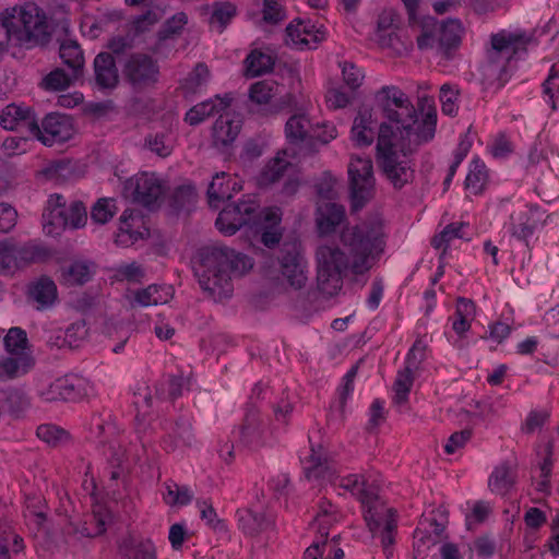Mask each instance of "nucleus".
Masks as SVG:
<instances>
[{
	"label": "nucleus",
	"instance_id": "5701e85b",
	"mask_svg": "<svg viewBox=\"0 0 559 559\" xmlns=\"http://www.w3.org/2000/svg\"><path fill=\"white\" fill-rule=\"evenodd\" d=\"M241 441L252 448H259L264 443V424L259 411L248 408L240 428Z\"/></svg>",
	"mask_w": 559,
	"mask_h": 559
},
{
	"label": "nucleus",
	"instance_id": "e2e57ef3",
	"mask_svg": "<svg viewBox=\"0 0 559 559\" xmlns=\"http://www.w3.org/2000/svg\"><path fill=\"white\" fill-rule=\"evenodd\" d=\"M104 455L110 467L124 466L126 451L117 440H110Z\"/></svg>",
	"mask_w": 559,
	"mask_h": 559
},
{
	"label": "nucleus",
	"instance_id": "680f3d73",
	"mask_svg": "<svg viewBox=\"0 0 559 559\" xmlns=\"http://www.w3.org/2000/svg\"><path fill=\"white\" fill-rule=\"evenodd\" d=\"M29 138L33 136L28 135L27 133L22 135L8 136L2 143V148L10 156L25 153Z\"/></svg>",
	"mask_w": 559,
	"mask_h": 559
},
{
	"label": "nucleus",
	"instance_id": "f704fd0d",
	"mask_svg": "<svg viewBox=\"0 0 559 559\" xmlns=\"http://www.w3.org/2000/svg\"><path fill=\"white\" fill-rule=\"evenodd\" d=\"M413 370L414 369L405 366L403 370L397 372L393 383V402L397 405H403L408 401V394L414 383Z\"/></svg>",
	"mask_w": 559,
	"mask_h": 559
},
{
	"label": "nucleus",
	"instance_id": "dca6fc26",
	"mask_svg": "<svg viewBox=\"0 0 559 559\" xmlns=\"http://www.w3.org/2000/svg\"><path fill=\"white\" fill-rule=\"evenodd\" d=\"M345 219V207L341 204L324 201L319 203L316 211V224L320 236L333 234Z\"/></svg>",
	"mask_w": 559,
	"mask_h": 559
},
{
	"label": "nucleus",
	"instance_id": "39448f33",
	"mask_svg": "<svg viewBox=\"0 0 559 559\" xmlns=\"http://www.w3.org/2000/svg\"><path fill=\"white\" fill-rule=\"evenodd\" d=\"M374 109L383 119L380 124L393 127L394 136L399 133L404 139L415 138L417 111L409 97L395 85L382 86L374 93Z\"/></svg>",
	"mask_w": 559,
	"mask_h": 559
},
{
	"label": "nucleus",
	"instance_id": "473e14b6",
	"mask_svg": "<svg viewBox=\"0 0 559 559\" xmlns=\"http://www.w3.org/2000/svg\"><path fill=\"white\" fill-rule=\"evenodd\" d=\"M310 121L302 115H293L285 124V134L289 143L299 144L304 142L309 132Z\"/></svg>",
	"mask_w": 559,
	"mask_h": 559
},
{
	"label": "nucleus",
	"instance_id": "774afa93",
	"mask_svg": "<svg viewBox=\"0 0 559 559\" xmlns=\"http://www.w3.org/2000/svg\"><path fill=\"white\" fill-rule=\"evenodd\" d=\"M126 559H157L156 547L150 539L139 542Z\"/></svg>",
	"mask_w": 559,
	"mask_h": 559
},
{
	"label": "nucleus",
	"instance_id": "ddd939ff",
	"mask_svg": "<svg viewBox=\"0 0 559 559\" xmlns=\"http://www.w3.org/2000/svg\"><path fill=\"white\" fill-rule=\"evenodd\" d=\"M39 132H32V136L40 141L46 146L62 144L70 140L73 134V128L69 117L59 114H49L38 124Z\"/></svg>",
	"mask_w": 559,
	"mask_h": 559
},
{
	"label": "nucleus",
	"instance_id": "7ed1b4c3",
	"mask_svg": "<svg viewBox=\"0 0 559 559\" xmlns=\"http://www.w3.org/2000/svg\"><path fill=\"white\" fill-rule=\"evenodd\" d=\"M253 266L252 260L226 246H204L197 252L194 274L207 298L224 301L231 297L233 276H241Z\"/></svg>",
	"mask_w": 559,
	"mask_h": 559
},
{
	"label": "nucleus",
	"instance_id": "a19ab883",
	"mask_svg": "<svg viewBox=\"0 0 559 559\" xmlns=\"http://www.w3.org/2000/svg\"><path fill=\"white\" fill-rule=\"evenodd\" d=\"M290 166V163L283 158L276 157L272 159L262 170L259 177V183L269 186L280 181Z\"/></svg>",
	"mask_w": 559,
	"mask_h": 559
},
{
	"label": "nucleus",
	"instance_id": "4c0bfd02",
	"mask_svg": "<svg viewBox=\"0 0 559 559\" xmlns=\"http://www.w3.org/2000/svg\"><path fill=\"white\" fill-rule=\"evenodd\" d=\"M340 486L355 495L362 504L376 500V495L366 489V481L361 476L349 475L341 480Z\"/></svg>",
	"mask_w": 559,
	"mask_h": 559
},
{
	"label": "nucleus",
	"instance_id": "cd10ccee",
	"mask_svg": "<svg viewBox=\"0 0 559 559\" xmlns=\"http://www.w3.org/2000/svg\"><path fill=\"white\" fill-rule=\"evenodd\" d=\"M198 194L195 188L191 185L177 187L168 197V206L179 215L190 213L195 206Z\"/></svg>",
	"mask_w": 559,
	"mask_h": 559
},
{
	"label": "nucleus",
	"instance_id": "4468645a",
	"mask_svg": "<svg viewBox=\"0 0 559 559\" xmlns=\"http://www.w3.org/2000/svg\"><path fill=\"white\" fill-rule=\"evenodd\" d=\"M242 121L238 116L225 111L218 116L212 128V143L215 148L228 153L238 138Z\"/></svg>",
	"mask_w": 559,
	"mask_h": 559
},
{
	"label": "nucleus",
	"instance_id": "3c124183",
	"mask_svg": "<svg viewBox=\"0 0 559 559\" xmlns=\"http://www.w3.org/2000/svg\"><path fill=\"white\" fill-rule=\"evenodd\" d=\"M210 71L205 63H198L192 72L185 79L182 87L188 93H195L209 79Z\"/></svg>",
	"mask_w": 559,
	"mask_h": 559
},
{
	"label": "nucleus",
	"instance_id": "052dcab7",
	"mask_svg": "<svg viewBox=\"0 0 559 559\" xmlns=\"http://www.w3.org/2000/svg\"><path fill=\"white\" fill-rule=\"evenodd\" d=\"M389 516L385 519V524L381 533V544L384 548V552L389 558L392 555V550L389 547L394 543V531L396 530L395 511L390 509L388 511Z\"/></svg>",
	"mask_w": 559,
	"mask_h": 559
},
{
	"label": "nucleus",
	"instance_id": "c9c22d12",
	"mask_svg": "<svg viewBox=\"0 0 559 559\" xmlns=\"http://www.w3.org/2000/svg\"><path fill=\"white\" fill-rule=\"evenodd\" d=\"M247 72L250 76H260L273 70L274 60L270 55L252 50L246 58Z\"/></svg>",
	"mask_w": 559,
	"mask_h": 559
},
{
	"label": "nucleus",
	"instance_id": "13d9d810",
	"mask_svg": "<svg viewBox=\"0 0 559 559\" xmlns=\"http://www.w3.org/2000/svg\"><path fill=\"white\" fill-rule=\"evenodd\" d=\"M273 84L266 81H260L251 85L249 97L259 105L269 104L273 97Z\"/></svg>",
	"mask_w": 559,
	"mask_h": 559
},
{
	"label": "nucleus",
	"instance_id": "20e7f679",
	"mask_svg": "<svg viewBox=\"0 0 559 559\" xmlns=\"http://www.w3.org/2000/svg\"><path fill=\"white\" fill-rule=\"evenodd\" d=\"M50 36L47 16L35 3L7 9L0 15V58L10 41L29 49L46 45Z\"/></svg>",
	"mask_w": 559,
	"mask_h": 559
},
{
	"label": "nucleus",
	"instance_id": "6ab92c4d",
	"mask_svg": "<svg viewBox=\"0 0 559 559\" xmlns=\"http://www.w3.org/2000/svg\"><path fill=\"white\" fill-rule=\"evenodd\" d=\"M439 37L437 50L447 59H451L453 51L461 45L463 26L457 19H448L439 27Z\"/></svg>",
	"mask_w": 559,
	"mask_h": 559
},
{
	"label": "nucleus",
	"instance_id": "864d4df0",
	"mask_svg": "<svg viewBox=\"0 0 559 559\" xmlns=\"http://www.w3.org/2000/svg\"><path fill=\"white\" fill-rule=\"evenodd\" d=\"M37 437L51 445H57L68 440L69 435L62 428L55 425H40L36 430Z\"/></svg>",
	"mask_w": 559,
	"mask_h": 559
},
{
	"label": "nucleus",
	"instance_id": "6e6d98bb",
	"mask_svg": "<svg viewBox=\"0 0 559 559\" xmlns=\"http://www.w3.org/2000/svg\"><path fill=\"white\" fill-rule=\"evenodd\" d=\"M537 214L536 211L530 210L528 213H523L519 218V224L513 225L512 235L519 239H526L531 236L536 228V219L534 216Z\"/></svg>",
	"mask_w": 559,
	"mask_h": 559
},
{
	"label": "nucleus",
	"instance_id": "2eb2a0df",
	"mask_svg": "<svg viewBox=\"0 0 559 559\" xmlns=\"http://www.w3.org/2000/svg\"><path fill=\"white\" fill-rule=\"evenodd\" d=\"M0 126L5 130L22 131L32 135L38 131V121L31 107L10 104L0 114Z\"/></svg>",
	"mask_w": 559,
	"mask_h": 559
},
{
	"label": "nucleus",
	"instance_id": "338daca9",
	"mask_svg": "<svg viewBox=\"0 0 559 559\" xmlns=\"http://www.w3.org/2000/svg\"><path fill=\"white\" fill-rule=\"evenodd\" d=\"M319 533L321 540L314 542L306 549L305 559H319L323 556L325 548L328 547V527L323 524H320Z\"/></svg>",
	"mask_w": 559,
	"mask_h": 559
},
{
	"label": "nucleus",
	"instance_id": "5fc2aeb1",
	"mask_svg": "<svg viewBox=\"0 0 559 559\" xmlns=\"http://www.w3.org/2000/svg\"><path fill=\"white\" fill-rule=\"evenodd\" d=\"M308 35H311V31L308 29L307 25L299 21L294 24L290 23L286 27V43L292 44L294 46L302 47L309 44L307 38Z\"/></svg>",
	"mask_w": 559,
	"mask_h": 559
},
{
	"label": "nucleus",
	"instance_id": "f03ea898",
	"mask_svg": "<svg viewBox=\"0 0 559 559\" xmlns=\"http://www.w3.org/2000/svg\"><path fill=\"white\" fill-rule=\"evenodd\" d=\"M437 112L429 110L417 126L415 138L404 139L394 145V130L388 123L379 124L377 162L385 178L397 190L414 179L411 156L423 144L431 141L436 133Z\"/></svg>",
	"mask_w": 559,
	"mask_h": 559
},
{
	"label": "nucleus",
	"instance_id": "412c9836",
	"mask_svg": "<svg viewBox=\"0 0 559 559\" xmlns=\"http://www.w3.org/2000/svg\"><path fill=\"white\" fill-rule=\"evenodd\" d=\"M95 81L98 87L112 90L119 82L115 58L109 52H100L94 59Z\"/></svg>",
	"mask_w": 559,
	"mask_h": 559
},
{
	"label": "nucleus",
	"instance_id": "f257e3e1",
	"mask_svg": "<svg viewBox=\"0 0 559 559\" xmlns=\"http://www.w3.org/2000/svg\"><path fill=\"white\" fill-rule=\"evenodd\" d=\"M341 240L352 259L335 245L319 246L317 259V287L330 298L340 293L343 277L350 269L354 274H364L371 269L370 260L379 258L385 247L383 225L374 217L354 227L343 229Z\"/></svg>",
	"mask_w": 559,
	"mask_h": 559
},
{
	"label": "nucleus",
	"instance_id": "2f4dec72",
	"mask_svg": "<svg viewBox=\"0 0 559 559\" xmlns=\"http://www.w3.org/2000/svg\"><path fill=\"white\" fill-rule=\"evenodd\" d=\"M238 527L248 535H255L269 525L264 514L253 512L250 509H241L236 513Z\"/></svg>",
	"mask_w": 559,
	"mask_h": 559
},
{
	"label": "nucleus",
	"instance_id": "c756f323",
	"mask_svg": "<svg viewBox=\"0 0 559 559\" xmlns=\"http://www.w3.org/2000/svg\"><path fill=\"white\" fill-rule=\"evenodd\" d=\"M34 360L29 356L0 358V381L13 380L28 372Z\"/></svg>",
	"mask_w": 559,
	"mask_h": 559
},
{
	"label": "nucleus",
	"instance_id": "c85d7f7f",
	"mask_svg": "<svg viewBox=\"0 0 559 559\" xmlns=\"http://www.w3.org/2000/svg\"><path fill=\"white\" fill-rule=\"evenodd\" d=\"M59 56L74 78H81L84 69V56L81 46L72 39L63 40L59 47Z\"/></svg>",
	"mask_w": 559,
	"mask_h": 559
},
{
	"label": "nucleus",
	"instance_id": "49530a36",
	"mask_svg": "<svg viewBox=\"0 0 559 559\" xmlns=\"http://www.w3.org/2000/svg\"><path fill=\"white\" fill-rule=\"evenodd\" d=\"M5 350L11 355H19L27 345L26 332L21 328H11L3 338Z\"/></svg>",
	"mask_w": 559,
	"mask_h": 559
},
{
	"label": "nucleus",
	"instance_id": "423d86ee",
	"mask_svg": "<svg viewBox=\"0 0 559 559\" xmlns=\"http://www.w3.org/2000/svg\"><path fill=\"white\" fill-rule=\"evenodd\" d=\"M276 221V211L260 209L259 203L251 197L238 202L227 203L219 212L215 225L225 235H234L242 227H257L262 221Z\"/></svg>",
	"mask_w": 559,
	"mask_h": 559
},
{
	"label": "nucleus",
	"instance_id": "8fccbe9b",
	"mask_svg": "<svg viewBox=\"0 0 559 559\" xmlns=\"http://www.w3.org/2000/svg\"><path fill=\"white\" fill-rule=\"evenodd\" d=\"M116 213L114 199H99L91 211V218L97 224H106Z\"/></svg>",
	"mask_w": 559,
	"mask_h": 559
},
{
	"label": "nucleus",
	"instance_id": "ea45409f",
	"mask_svg": "<svg viewBox=\"0 0 559 559\" xmlns=\"http://www.w3.org/2000/svg\"><path fill=\"white\" fill-rule=\"evenodd\" d=\"M0 405L11 414L19 415L28 406V401L23 392L9 389L0 391Z\"/></svg>",
	"mask_w": 559,
	"mask_h": 559
},
{
	"label": "nucleus",
	"instance_id": "58836bf2",
	"mask_svg": "<svg viewBox=\"0 0 559 559\" xmlns=\"http://www.w3.org/2000/svg\"><path fill=\"white\" fill-rule=\"evenodd\" d=\"M41 173L48 179L66 181L74 176L75 167L71 159L61 158L51 162Z\"/></svg>",
	"mask_w": 559,
	"mask_h": 559
},
{
	"label": "nucleus",
	"instance_id": "6e6552de",
	"mask_svg": "<svg viewBox=\"0 0 559 559\" xmlns=\"http://www.w3.org/2000/svg\"><path fill=\"white\" fill-rule=\"evenodd\" d=\"M277 260L286 284L296 290L304 288L308 281L307 260L300 240L295 237L286 238L281 246Z\"/></svg>",
	"mask_w": 559,
	"mask_h": 559
},
{
	"label": "nucleus",
	"instance_id": "a211bd4d",
	"mask_svg": "<svg viewBox=\"0 0 559 559\" xmlns=\"http://www.w3.org/2000/svg\"><path fill=\"white\" fill-rule=\"evenodd\" d=\"M27 297L36 304L37 310H46L52 307L58 298L57 285L51 277L41 275L28 285Z\"/></svg>",
	"mask_w": 559,
	"mask_h": 559
},
{
	"label": "nucleus",
	"instance_id": "f8f14e48",
	"mask_svg": "<svg viewBox=\"0 0 559 559\" xmlns=\"http://www.w3.org/2000/svg\"><path fill=\"white\" fill-rule=\"evenodd\" d=\"M91 390L86 379L71 374L56 379L38 394L46 402H76L87 396Z\"/></svg>",
	"mask_w": 559,
	"mask_h": 559
},
{
	"label": "nucleus",
	"instance_id": "4d7b16f0",
	"mask_svg": "<svg viewBox=\"0 0 559 559\" xmlns=\"http://www.w3.org/2000/svg\"><path fill=\"white\" fill-rule=\"evenodd\" d=\"M459 96V90H454L450 84H443L440 88L441 109L444 115L455 116L457 107L455 105Z\"/></svg>",
	"mask_w": 559,
	"mask_h": 559
},
{
	"label": "nucleus",
	"instance_id": "b1692460",
	"mask_svg": "<svg viewBox=\"0 0 559 559\" xmlns=\"http://www.w3.org/2000/svg\"><path fill=\"white\" fill-rule=\"evenodd\" d=\"M377 121L370 109H360L352 127V139L358 146H369L374 140Z\"/></svg>",
	"mask_w": 559,
	"mask_h": 559
},
{
	"label": "nucleus",
	"instance_id": "0eeeda50",
	"mask_svg": "<svg viewBox=\"0 0 559 559\" xmlns=\"http://www.w3.org/2000/svg\"><path fill=\"white\" fill-rule=\"evenodd\" d=\"M352 212L361 210L373 197L372 160L368 156H353L348 164Z\"/></svg>",
	"mask_w": 559,
	"mask_h": 559
},
{
	"label": "nucleus",
	"instance_id": "e433bc0d",
	"mask_svg": "<svg viewBox=\"0 0 559 559\" xmlns=\"http://www.w3.org/2000/svg\"><path fill=\"white\" fill-rule=\"evenodd\" d=\"M276 211L277 219L272 221H262L255 228L260 231V240L267 248H274L277 246L282 239V231L278 227L281 223V215L278 213V209H273Z\"/></svg>",
	"mask_w": 559,
	"mask_h": 559
},
{
	"label": "nucleus",
	"instance_id": "37998d69",
	"mask_svg": "<svg viewBox=\"0 0 559 559\" xmlns=\"http://www.w3.org/2000/svg\"><path fill=\"white\" fill-rule=\"evenodd\" d=\"M487 170L486 166L478 158L473 159L471 164L469 173L465 179V187L473 191V193L477 194L481 192L486 181H487Z\"/></svg>",
	"mask_w": 559,
	"mask_h": 559
},
{
	"label": "nucleus",
	"instance_id": "aec40b11",
	"mask_svg": "<svg viewBox=\"0 0 559 559\" xmlns=\"http://www.w3.org/2000/svg\"><path fill=\"white\" fill-rule=\"evenodd\" d=\"M401 17L394 9H383L377 20V41L382 48H395L399 37L396 31Z\"/></svg>",
	"mask_w": 559,
	"mask_h": 559
},
{
	"label": "nucleus",
	"instance_id": "a878e982",
	"mask_svg": "<svg viewBox=\"0 0 559 559\" xmlns=\"http://www.w3.org/2000/svg\"><path fill=\"white\" fill-rule=\"evenodd\" d=\"M516 480L515 469L510 463L503 462L498 465L488 479L489 489L498 495H507Z\"/></svg>",
	"mask_w": 559,
	"mask_h": 559
},
{
	"label": "nucleus",
	"instance_id": "603ef678",
	"mask_svg": "<svg viewBox=\"0 0 559 559\" xmlns=\"http://www.w3.org/2000/svg\"><path fill=\"white\" fill-rule=\"evenodd\" d=\"M144 147L163 158L169 156L173 152V146L167 142L165 133L146 135L144 140Z\"/></svg>",
	"mask_w": 559,
	"mask_h": 559
},
{
	"label": "nucleus",
	"instance_id": "bf43d9fd",
	"mask_svg": "<svg viewBox=\"0 0 559 559\" xmlns=\"http://www.w3.org/2000/svg\"><path fill=\"white\" fill-rule=\"evenodd\" d=\"M13 269H21L15 259L14 245L0 242V272L10 273Z\"/></svg>",
	"mask_w": 559,
	"mask_h": 559
},
{
	"label": "nucleus",
	"instance_id": "0e129e2a",
	"mask_svg": "<svg viewBox=\"0 0 559 559\" xmlns=\"http://www.w3.org/2000/svg\"><path fill=\"white\" fill-rule=\"evenodd\" d=\"M16 222V210L9 203H0V231L4 234L11 231L15 227Z\"/></svg>",
	"mask_w": 559,
	"mask_h": 559
},
{
	"label": "nucleus",
	"instance_id": "9b49d317",
	"mask_svg": "<svg viewBox=\"0 0 559 559\" xmlns=\"http://www.w3.org/2000/svg\"><path fill=\"white\" fill-rule=\"evenodd\" d=\"M124 190L134 203L148 210L157 209L165 193L163 181L155 174L148 173H141L128 179Z\"/></svg>",
	"mask_w": 559,
	"mask_h": 559
},
{
	"label": "nucleus",
	"instance_id": "72a5a7b5",
	"mask_svg": "<svg viewBox=\"0 0 559 559\" xmlns=\"http://www.w3.org/2000/svg\"><path fill=\"white\" fill-rule=\"evenodd\" d=\"M78 79L74 78V73H67L63 69L56 68L43 78L39 85L49 92H60L67 90Z\"/></svg>",
	"mask_w": 559,
	"mask_h": 559
},
{
	"label": "nucleus",
	"instance_id": "69168bd1",
	"mask_svg": "<svg viewBox=\"0 0 559 559\" xmlns=\"http://www.w3.org/2000/svg\"><path fill=\"white\" fill-rule=\"evenodd\" d=\"M91 432L97 439H99V443L105 447L109 443L110 440H116V427L110 423H104L100 420H96L94 425L91 427Z\"/></svg>",
	"mask_w": 559,
	"mask_h": 559
},
{
	"label": "nucleus",
	"instance_id": "de8ad7c7",
	"mask_svg": "<svg viewBox=\"0 0 559 559\" xmlns=\"http://www.w3.org/2000/svg\"><path fill=\"white\" fill-rule=\"evenodd\" d=\"M44 227L48 234L58 229H64L69 226L67 209H53L44 211L43 213Z\"/></svg>",
	"mask_w": 559,
	"mask_h": 559
},
{
	"label": "nucleus",
	"instance_id": "393cba45",
	"mask_svg": "<svg viewBox=\"0 0 559 559\" xmlns=\"http://www.w3.org/2000/svg\"><path fill=\"white\" fill-rule=\"evenodd\" d=\"M306 464L304 472L308 480H331L335 475L328 459L313 447H311V454L307 457Z\"/></svg>",
	"mask_w": 559,
	"mask_h": 559
},
{
	"label": "nucleus",
	"instance_id": "7c9ffc66",
	"mask_svg": "<svg viewBox=\"0 0 559 559\" xmlns=\"http://www.w3.org/2000/svg\"><path fill=\"white\" fill-rule=\"evenodd\" d=\"M230 175L226 173L216 174L207 188L209 204L217 209L221 202L230 201Z\"/></svg>",
	"mask_w": 559,
	"mask_h": 559
},
{
	"label": "nucleus",
	"instance_id": "79ce46f5",
	"mask_svg": "<svg viewBox=\"0 0 559 559\" xmlns=\"http://www.w3.org/2000/svg\"><path fill=\"white\" fill-rule=\"evenodd\" d=\"M465 225V223H451L447 225L442 231L433 236V238L431 239V246L435 249H440L441 247H443L440 260H442L443 257L445 255L447 248L452 239L463 238V234L461 231Z\"/></svg>",
	"mask_w": 559,
	"mask_h": 559
},
{
	"label": "nucleus",
	"instance_id": "09e8293b",
	"mask_svg": "<svg viewBox=\"0 0 559 559\" xmlns=\"http://www.w3.org/2000/svg\"><path fill=\"white\" fill-rule=\"evenodd\" d=\"M373 502L374 500H372L369 504H366L367 509L364 512V519L371 532H374L381 526H384L385 519L389 516L388 511L391 509L377 506Z\"/></svg>",
	"mask_w": 559,
	"mask_h": 559
},
{
	"label": "nucleus",
	"instance_id": "bb28decb",
	"mask_svg": "<svg viewBox=\"0 0 559 559\" xmlns=\"http://www.w3.org/2000/svg\"><path fill=\"white\" fill-rule=\"evenodd\" d=\"M14 252L21 269L34 263H43L51 257L48 248L33 241L14 245Z\"/></svg>",
	"mask_w": 559,
	"mask_h": 559
},
{
	"label": "nucleus",
	"instance_id": "c03bdc74",
	"mask_svg": "<svg viewBox=\"0 0 559 559\" xmlns=\"http://www.w3.org/2000/svg\"><path fill=\"white\" fill-rule=\"evenodd\" d=\"M167 495L165 501L169 506H186L192 500V492L187 486H180L173 480L165 483Z\"/></svg>",
	"mask_w": 559,
	"mask_h": 559
},
{
	"label": "nucleus",
	"instance_id": "a18cd8bd",
	"mask_svg": "<svg viewBox=\"0 0 559 559\" xmlns=\"http://www.w3.org/2000/svg\"><path fill=\"white\" fill-rule=\"evenodd\" d=\"M188 22V16L183 12L176 13L168 19L157 33L158 44L181 33Z\"/></svg>",
	"mask_w": 559,
	"mask_h": 559
},
{
	"label": "nucleus",
	"instance_id": "1a4fd4ad",
	"mask_svg": "<svg viewBox=\"0 0 559 559\" xmlns=\"http://www.w3.org/2000/svg\"><path fill=\"white\" fill-rule=\"evenodd\" d=\"M122 75L135 92L153 88L160 76L158 61L147 53H131L122 64Z\"/></svg>",
	"mask_w": 559,
	"mask_h": 559
},
{
	"label": "nucleus",
	"instance_id": "4be33fe9",
	"mask_svg": "<svg viewBox=\"0 0 559 559\" xmlns=\"http://www.w3.org/2000/svg\"><path fill=\"white\" fill-rule=\"evenodd\" d=\"M230 103L231 97L226 94L223 98L216 96L214 99L197 104L187 111L185 121L190 126H198L206 118L215 114H219L221 111H225L230 106Z\"/></svg>",
	"mask_w": 559,
	"mask_h": 559
},
{
	"label": "nucleus",
	"instance_id": "9d476101",
	"mask_svg": "<svg viewBox=\"0 0 559 559\" xmlns=\"http://www.w3.org/2000/svg\"><path fill=\"white\" fill-rule=\"evenodd\" d=\"M526 43L527 38L524 33L500 32L491 35L493 53L489 57L490 62L486 70L490 73L499 72L497 88H502L509 80L507 76V64L515 52V46Z\"/></svg>",
	"mask_w": 559,
	"mask_h": 559
},
{
	"label": "nucleus",
	"instance_id": "f3484780",
	"mask_svg": "<svg viewBox=\"0 0 559 559\" xmlns=\"http://www.w3.org/2000/svg\"><path fill=\"white\" fill-rule=\"evenodd\" d=\"M93 263L85 260H74L63 263L58 270V281L66 287L83 286L92 280Z\"/></svg>",
	"mask_w": 559,
	"mask_h": 559
}]
</instances>
